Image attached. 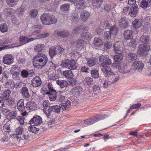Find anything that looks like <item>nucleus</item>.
I'll use <instances>...</instances> for the list:
<instances>
[{
    "mask_svg": "<svg viewBox=\"0 0 151 151\" xmlns=\"http://www.w3.org/2000/svg\"><path fill=\"white\" fill-rule=\"evenodd\" d=\"M33 60V64L35 67L39 66L41 68H42L47 63L48 58L45 54L39 53L34 57Z\"/></svg>",
    "mask_w": 151,
    "mask_h": 151,
    "instance_id": "f257e3e1",
    "label": "nucleus"
},
{
    "mask_svg": "<svg viewBox=\"0 0 151 151\" xmlns=\"http://www.w3.org/2000/svg\"><path fill=\"white\" fill-rule=\"evenodd\" d=\"M40 19L42 23L46 25L54 24L57 21L55 16L49 13H45L42 15Z\"/></svg>",
    "mask_w": 151,
    "mask_h": 151,
    "instance_id": "f03ea898",
    "label": "nucleus"
},
{
    "mask_svg": "<svg viewBox=\"0 0 151 151\" xmlns=\"http://www.w3.org/2000/svg\"><path fill=\"white\" fill-rule=\"evenodd\" d=\"M61 65L71 70H75L77 68L75 61L69 59H64L63 60L61 63Z\"/></svg>",
    "mask_w": 151,
    "mask_h": 151,
    "instance_id": "7ed1b4c3",
    "label": "nucleus"
},
{
    "mask_svg": "<svg viewBox=\"0 0 151 151\" xmlns=\"http://www.w3.org/2000/svg\"><path fill=\"white\" fill-rule=\"evenodd\" d=\"M113 65L118 69L120 73L126 74L129 72V70L127 68V65L123 63H114Z\"/></svg>",
    "mask_w": 151,
    "mask_h": 151,
    "instance_id": "20e7f679",
    "label": "nucleus"
},
{
    "mask_svg": "<svg viewBox=\"0 0 151 151\" xmlns=\"http://www.w3.org/2000/svg\"><path fill=\"white\" fill-rule=\"evenodd\" d=\"M103 119V116L102 115L99 114L95 116L86 119V120H83V122L86 124H91Z\"/></svg>",
    "mask_w": 151,
    "mask_h": 151,
    "instance_id": "39448f33",
    "label": "nucleus"
},
{
    "mask_svg": "<svg viewBox=\"0 0 151 151\" xmlns=\"http://www.w3.org/2000/svg\"><path fill=\"white\" fill-rule=\"evenodd\" d=\"M150 49V46L148 45L140 44L139 45L138 51L141 55L145 56L147 54V52Z\"/></svg>",
    "mask_w": 151,
    "mask_h": 151,
    "instance_id": "423d86ee",
    "label": "nucleus"
},
{
    "mask_svg": "<svg viewBox=\"0 0 151 151\" xmlns=\"http://www.w3.org/2000/svg\"><path fill=\"white\" fill-rule=\"evenodd\" d=\"M29 135L27 133H24L22 136L20 140L19 141L17 140V142H16V144L19 146H21L29 140Z\"/></svg>",
    "mask_w": 151,
    "mask_h": 151,
    "instance_id": "0eeeda50",
    "label": "nucleus"
},
{
    "mask_svg": "<svg viewBox=\"0 0 151 151\" xmlns=\"http://www.w3.org/2000/svg\"><path fill=\"white\" fill-rule=\"evenodd\" d=\"M122 42V41H116L113 45L114 51L115 54L123 52Z\"/></svg>",
    "mask_w": 151,
    "mask_h": 151,
    "instance_id": "6e6552de",
    "label": "nucleus"
},
{
    "mask_svg": "<svg viewBox=\"0 0 151 151\" xmlns=\"http://www.w3.org/2000/svg\"><path fill=\"white\" fill-rule=\"evenodd\" d=\"M3 63L6 65H10L14 62V58L12 55L10 54L5 55L3 57Z\"/></svg>",
    "mask_w": 151,
    "mask_h": 151,
    "instance_id": "1a4fd4ad",
    "label": "nucleus"
},
{
    "mask_svg": "<svg viewBox=\"0 0 151 151\" xmlns=\"http://www.w3.org/2000/svg\"><path fill=\"white\" fill-rule=\"evenodd\" d=\"M42 84V81L39 76H35L31 80V85L35 88L40 86Z\"/></svg>",
    "mask_w": 151,
    "mask_h": 151,
    "instance_id": "9d476101",
    "label": "nucleus"
},
{
    "mask_svg": "<svg viewBox=\"0 0 151 151\" xmlns=\"http://www.w3.org/2000/svg\"><path fill=\"white\" fill-rule=\"evenodd\" d=\"M42 123V119L39 116H34L29 122V124L35 126L41 124Z\"/></svg>",
    "mask_w": 151,
    "mask_h": 151,
    "instance_id": "9b49d317",
    "label": "nucleus"
},
{
    "mask_svg": "<svg viewBox=\"0 0 151 151\" xmlns=\"http://www.w3.org/2000/svg\"><path fill=\"white\" fill-rule=\"evenodd\" d=\"M58 92L55 90H52L50 91H47L46 94L47 95L49 100L51 101H54L56 99L58 95Z\"/></svg>",
    "mask_w": 151,
    "mask_h": 151,
    "instance_id": "f8f14e48",
    "label": "nucleus"
},
{
    "mask_svg": "<svg viewBox=\"0 0 151 151\" xmlns=\"http://www.w3.org/2000/svg\"><path fill=\"white\" fill-rule=\"evenodd\" d=\"M101 68L102 72L106 76H109L112 72L110 68L104 63H102L101 65Z\"/></svg>",
    "mask_w": 151,
    "mask_h": 151,
    "instance_id": "ddd939ff",
    "label": "nucleus"
},
{
    "mask_svg": "<svg viewBox=\"0 0 151 151\" xmlns=\"http://www.w3.org/2000/svg\"><path fill=\"white\" fill-rule=\"evenodd\" d=\"M108 76L109 81L111 84L115 83L119 79V76L115 74L113 72H112Z\"/></svg>",
    "mask_w": 151,
    "mask_h": 151,
    "instance_id": "4468645a",
    "label": "nucleus"
},
{
    "mask_svg": "<svg viewBox=\"0 0 151 151\" xmlns=\"http://www.w3.org/2000/svg\"><path fill=\"white\" fill-rule=\"evenodd\" d=\"M119 19L118 20V21L120 27L122 28H126L128 25V22L126 18L125 17H123L120 16Z\"/></svg>",
    "mask_w": 151,
    "mask_h": 151,
    "instance_id": "2eb2a0df",
    "label": "nucleus"
},
{
    "mask_svg": "<svg viewBox=\"0 0 151 151\" xmlns=\"http://www.w3.org/2000/svg\"><path fill=\"white\" fill-rule=\"evenodd\" d=\"M138 10L137 5L132 6L130 8V13L129 15L132 17H135L137 14Z\"/></svg>",
    "mask_w": 151,
    "mask_h": 151,
    "instance_id": "dca6fc26",
    "label": "nucleus"
},
{
    "mask_svg": "<svg viewBox=\"0 0 151 151\" xmlns=\"http://www.w3.org/2000/svg\"><path fill=\"white\" fill-rule=\"evenodd\" d=\"M90 14L86 10H83L81 12L80 17L81 20L83 21H86L89 18Z\"/></svg>",
    "mask_w": 151,
    "mask_h": 151,
    "instance_id": "f3484780",
    "label": "nucleus"
},
{
    "mask_svg": "<svg viewBox=\"0 0 151 151\" xmlns=\"http://www.w3.org/2000/svg\"><path fill=\"white\" fill-rule=\"evenodd\" d=\"M24 101L23 99H20L18 102L17 104V107L19 111L22 112L25 110V106H24Z\"/></svg>",
    "mask_w": 151,
    "mask_h": 151,
    "instance_id": "a211bd4d",
    "label": "nucleus"
},
{
    "mask_svg": "<svg viewBox=\"0 0 151 151\" xmlns=\"http://www.w3.org/2000/svg\"><path fill=\"white\" fill-rule=\"evenodd\" d=\"M151 5V0H142L140 2V6L143 9H146Z\"/></svg>",
    "mask_w": 151,
    "mask_h": 151,
    "instance_id": "6ab92c4d",
    "label": "nucleus"
},
{
    "mask_svg": "<svg viewBox=\"0 0 151 151\" xmlns=\"http://www.w3.org/2000/svg\"><path fill=\"white\" fill-rule=\"evenodd\" d=\"M12 124L10 121H8L3 126V130L6 132H9L12 131Z\"/></svg>",
    "mask_w": 151,
    "mask_h": 151,
    "instance_id": "aec40b11",
    "label": "nucleus"
},
{
    "mask_svg": "<svg viewBox=\"0 0 151 151\" xmlns=\"http://www.w3.org/2000/svg\"><path fill=\"white\" fill-rule=\"evenodd\" d=\"M132 66H134L136 69L139 70V72H140L142 70L144 65L141 61H136L133 63Z\"/></svg>",
    "mask_w": 151,
    "mask_h": 151,
    "instance_id": "412c9836",
    "label": "nucleus"
},
{
    "mask_svg": "<svg viewBox=\"0 0 151 151\" xmlns=\"http://www.w3.org/2000/svg\"><path fill=\"white\" fill-rule=\"evenodd\" d=\"M133 32L131 30H125L124 32V35L125 39H131L132 37Z\"/></svg>",
    "mask_w": 151,
    "mask_h": 151,
    "instance_id": "4be33fe9",
    "label": "nucleus"
},
{
    "mask_svg": "<svg viewBox=\"0 0 151 151\" xmlns=\"http://www.w3.org/2000/svg\"><path fill=\"white\" fill-rule=\"evenodd\" d=\"M36 104L33 102H27L25 106L27 110L29 112L31 110H34L35 108Z\"/></svg>",
    "mask_w": 151,
    "mask_h": 151,
    "instance_id": "5701e85b",
    "label": "nucleus"
},
{
    "mask_svg": "<svg viewBox=\"0 0 151 151\" xmlns=\"http://www.w3.org/2000/svg\"><path fill=\"white\" fill-rule=\"evenodd\" d=\"M56 81V83L59 85L61 88L66 87L68 86L67 81L65 80L58 79Z\"/></svg>",
    "mask_w": 151,
    "mask_h": 151,
    "instance_id": "b1692460",
    "label": "nucleus"
},
{
    "mask_svg": "<svg viewBox=\"0 0 151 151\" xmlns=\"http://www.w3.org/2000/svg\"><path fill=\"white\" fill-rule=\"evenodd\" d=\"M58 71L60 72L66 78H70L73 76V73L71 70H65L62 73L61 70H58Z\"/></svg>",
    "mask_w": 151,
    "mask_h": 151,
    "instance_id": "393cba45",
    "label": "nucleus"
},
{
    "mask_svg": "<svg viewBox=\"0 0 151 151\" xmlns=\"http://www.w3.org/2000/svg\"><path fill=\"white\" fill-rule=\"evenodd\" d=\"M21 93L23 96L26 98H29L30 95L28 91V88L26 87H23L21 89Z\"/></svg>",
    "mask_w": 151,
    "mask_h": 151,
    "instance_id": "a878e982",
    "label": "nucleus"
},
{
    "mask_svg": "<svg viewBox=\"0 0 151 151\" xmlns=\"http://www.w3.org/2000/svg\"><path fill=\"white\" fill-rule=\"evenodd\" d=\"M139 40L143 43H149L151 39L148 36L143 35L140 37Z\"/></svg>",
    "mask_w": 151,
    "mask_h": 151,
    "instance_id": "bb28decb",
    "label": "nucleus"
},
{
    "mask_svg": "<svg viewBox=\"0 0 151 151\" xmlns=\"http://www.w3.org/2000/svg\"><path fill=\"white\" fill-rule=\"evenodd\" d=\"M104 42L99 37H95L93 40V44L95 46L99 47L102 45Z\"/></svg>",
    "mask_w": 151,
    "mask_h": 151,
    "instance_id": "cd10ccee",
    "label": "nucleus"
},
{
    "mask_svg": "<svg viewBox=\"0 0 151 151\" xmlns=\"http://www.w3.org/2000/svg\"><path fill=\"white\" fill-rule=\"evenodd\" d=\"M55 33L58 35L61 36L63 37H67L69 35V32L66 30L56 32Z\"/></svg>",
    "mask_w": 151,
    "mask_h": 151,
    "instance_id": "c85d7f7f",
    "label": "nucleus"
},
{
    "mask_svg": "<svg viewBox=\"0 0 151 151\" xmlns=\"http://www.w3.org/2000/svg\"><path fill=\"white\" fill-rule=\"evenodd\" d=\"M11 91L9 89H6L4 91L2 94L3 99L4 100L8 99L10 95Z\"/></svg>",
    "mask_w": 151,
    "mask_h": 151,
    "instance_id": "c756f323",
    "label": "nucleus"
},
{
    "mask_svg": "<svg viewBox=\"0 0 151 151\" xmlns=\"http://www.w3.org/2000/svg\"><path fill=\"white\" fill-rule=\"evenodd\" d=\"M137 58V55L133 53H129L127 56V59L130 62H135Z\"/></svg>",
    "mask_w": 151,
    "mask_h": 151,
    "instance_id": "7c9ffc66",
    "label": "nucleus"
},
{
    "mask_svg": "<svg viewBox=\"0 0 151 151\" xmlns=\"http://www.w3.org/2000/svg\"><path fill=\"white\" fill-rule=\"evenodd\" d=\"M127 43L128 46L129 47L132 46L134 47L137 45V42L134 39H127Z\"/></svg>",
    "mask_w": 151,
    "mask_h": 151,
    "instance_id": "2f4dec72",
    "label": "nucleus"
},
{
    "mask_svg": "<svg viewBox=\"0 0 151 151\" xmlns=\"http://www.w3.org/2000/svg\"><path fill=\"white\" fill-rule=\"evenodd\" d=\"M123 56V52L115 54V55L114 56V59L116 62H118L122 60Z\"/></svg>",
    "mask_w": 151,
    "mask_h": 151,
    "instance_id": "473e14b6",
    "label": "nucleus"
},
{
    "mask_svg": "<svg viewBox=\"0 0 151 151\" xmlns=\"http://www.w3.org/2000/svg\"><path fill=\"white\" fill-rule=\"evenodd\" d=\"M49 78L53 80L58 79L59 77L56 74L55 72H49L48 74Z\"/></svg>",
    "mask_w": 151,
    "mask_h": 151,
    "instance_id": "72a5a7b5",
    "label": "nucleus"
},
{
    "mask_svg": "<svg viewBox=\"0 0 151 151\" xmlns=\"http://www.w3.org/2000/svg\"><path fill=\"white\" fill-rule=\"evenodd\" d=\"M96 63V60L94 58H91L88 59L87 61V64L90 67L95 65Z\"/></svg>",
    "mask_w": 151,
    "mask_h": 151,
    "instance_id": "f704fd0d",
    "label": "nucleus"
},
{
    "mask_svg": "<svg viewBox=\"0 0 151 151\" xmlns=\"http://www.w3.org/2000/svg\"><path fill=\"white\" fill-rule=\"evenodd\" d=\"M45 48L46 47L44 44H40L35 46L34 49L36 51L41 52L43 50H45Z\"/></svg>",
    "mask_w": 151,
    "mask_h": 151,
    "instance_id": "c9c22d12",
    "label": "nucleus"
},
{
    "mask_svg": "<svg viewBox=\"0 0 151 151\" xmlns=\"http://www.w3.org/2000/svg\"><path fill=\"white\" fill-rule=\"evenodd\" d=\"M132 24L134 28H139L142 25L141 20L139 19L135 20L132 22Z\"/></svg>",
    "mask_w": 151,
    "mask_h": 151,
    "instance_id": "e433bc0d",
    "label": "nucleus"
},
{
    "mask_svg": "<svg viewBox=\"0 0 151 151\" xmlns=\"http://www.w3.org/2000/svg\"><path fill=\"white\" fill-rule=\"evenodd\" d=\"M83 83L84 84H87L88 85H91L93 83V78L87 77H86L84 80Z\"/></svg>",
    "mask_w": 151,
    "mask_h": 151,
    "instance_id": "4c0bfd02",
    "label": "nucleus"
},
{
    "mask_svg": "<svg viewBox=\"0 0 151 151\" xmlns=\"http://www.w3.org/2000/svg\"><path fill=\"white\" fill-rule=\"evenodd\" d=\"M103 0H93V4L94 5L93 7V8L99 7L101 6Z\"/></svg>",
    "mask_w": 151,
    "mask_h": 151,
    "instance_id": "58836bf2",
    "label": "nucleus"
},
{
    "mask_svg": "<svg viewBox=\"0 0 151 151\" xmlns=\"http://www.w3.org/2000/svg\"><path fill=\"white\" fill-rule=\"evenodd\" d=\"M49 54L51 58H52L54 56L57 55V53L56 51V48L55 47H52L50 49Z\"/></svg>",
    "mask_w": 151,
    "mask_h": 151,
    "instance_id": "ea45409f",
    "label": "nucleus"
},
{
    "mask_svg": "<svg viewBox=\"0 0 151 151\" xmlns=\"http://www.w3.org/2000/svg\"><path fill=\"white\" fill-rule=\"evenodd\" d=\"M81 36L82 38L86 40H89L91 39V35L89 32H86L82 33Z\"/></svg>",
    "mask_w": 151,
    "mask_h": 151,
    "instance_id": "a19ab883",
    "label": "nucleus"
},
{
    "mask_svg": "<svg viewBox=\"0 0 151 151\" xmlns=\"http://www.w3.org/2000/svg\"><path fill=\"white\" fill-rule=\"evenodd\" d=\"M86 3L83 0L79 1L77 2L76 7L78 9H80L86 6Z\"/></svg>",
    "mask_w": 151,
    "mask_h": 151,
    "instance_id": "79ce46f5",
    "label": "nucleus"
},
{
    "mask_svg": "<svg viewBox=\"0 0 151 151\" xmlns=\"http://www.w3.org/2000/svg\"><path fill=\"white\" fill-rule=\"evenodd\" d=\"M101 25L104 28L106 29H108L111 26V24L110 23V22L107 20H105L103 22H102L101 23Z\"/></svg>",
    "mask_w": 151,
    "mask_h": 151,
    "instance_id": "37998d69",
    "label": "nucleus"
},
{
    "mask_svg": "<svg viewBox=\"0 0 151 151\" xmlns=\"http://www.w3.org/2000/svg\"><path fill=\"white\" fill-rule=\"evenodd\" d=\"M19 41L22 45H23L27 42L28 37L25 36H21L19 39Z\"/></svg>",
    "mask_w": 151,
    "mask_h": 151,
    "instance_id": "c03bdc74",
    "label": "nucleus"
},
{
    "mask_svg": "<svg viewBox=\"0 0 151 151\" xmlns=\"http://www.w3.org/2000/svg\"><path fill=\"white\" fill-rule=\"evenodd\" d=\"M85 28L84 25H80L78 26L74 29V31L75 32L77 33V34H79L82 32L83 31L85 30Z\"/></svg>",
    "mask_w": 151,
    "mask_h": 151,
    "instance_id": "a18cd8bd",
    "label": "nucleus"
},
{
    "mask_svg": "<svg viewBox=\"0 0 151 151\" xmlns=\"http://www.w3.org/2000/svg\"><path fill=\"white\" fill-rule=\"evenodd\" d=\"M9 115L11 119H15L18 117L17 112L15 109L10 112L9 114Z\"/></svg>",
    "mask_w": 151,
    "mask_h": 151,
    "instance_id": "49530a36",
    "label": "nucleus"
},
{
    "mask_svg": "<svg viewBox=\"0 0 151 151\" xmlns=\"http://www.w3.org/2000/svg\"><path fill=\"white\" fill-rule=\"evenodd\" d=\"M51 107L52 111L57 114L60 112L61 108L60 106L55 105L51 106Z\"/></svg>",
    "mask_w": 151,
    "mask_h": 151,
    "instance_id": "de8ad7c7",
    "label": "nucleus"
},
{
    "mask_svg": "<svg viewBox=\"0 0 151 151\" xmlns=\"http://www.w3.org/2000/svg\"><path fill=\"white\" fill-rule=\"evenodd\" d=\"M111 35L110 31H106L104 33L103 37L106 40H109L111 39Z\"/></svg>",
    "mask_w": 151,
    "mask_h": 151,
    "instance_id": "09e8293b",
    "label": "nucleus"
},
{
    "mask_svg": "<svg viewBox=\"0 0 151 151\" xmlns=\"http://www.w3.org/2000/svg\"><path fill=\"white\" fill-rule=\"evenodd\" d=\"M35 125H32L29 127L28 130L30 132L32 133H36L39 131V129L35 127Z\"/></svg>",
    "mask_w": 151,
    "mask_h": 151,
    "instance_id": "8fccbe9b",
    "label": "nucleus"
},
{
    "mask_svg": "<svg viewBox=\"0 0 151 151\" xmlns=\"http://www.w3.org/2000/svg\"><path fill=\"white\" fill-rule=\"evenodd\" d=\"M92 77L94 78H98L99 77L98 70H92L91 72Z\"/></svg>",
    "mask_w": 151,
    "mask_h": 151,
    "instance_id": "3c124183",
    "label": "nucleus"
},
{
    "mask_svg": "<svg viewBox=\"0 0 151 151\" xmlns=\"http://www.w3.org/2000/svg\"><path fill=\"white\" fill-rule=\"evenodd\" d=\"M60 7L63 11H68L70 10V4L68 3L62 5Z\"/></svg>",
    "mask_w": 151,
    "mask_h": 151,
    "instance_id": "603ef678",
    "label": "nucleus"
},
{
    "mask_svg": "<svg viewBox=\"0 0 151 151\" xmlns=\"http://www.w3.org/2000/svg\"><path fill=\"white\" fill-rule=\"evenodd\" d=\"M18 0H7L6 2L9 6L13 7L16 5Z\"/></svg>",
    "mask_w": 151,
    "mask_h": 151,
    "instance_id": "864d4df0",
    "label": "nucleus"
},
{
    "mask_svg": "<svg viewBox=\"0 0 151 151\" xmlns=\"http://www.w3.org/2000/svg\"><path fill=\"white\" fill-rule=\"evenodd\" d=\"M8 30L7 26L5 23L0 25V30L2 32H6Z\"/></svg>",
    "mask_w": 151,
    "mask_h": 151,
    "instance_id": "5fc2aeb1",
    "label": "nucleus"
},
{
    "mask_svg": "<svg viewBox=\"0 0 151 151\" xmlns=\"http://www.w3.org/2000/svg\"><path fill=\"white\" fill-rule=\"evenodd\" d=\"M13 12L14 10L13 9L10 8H7L5 9L4 12V13L6 15H11Z\"/></svg>",
    "mask_w": 151,
    "mask_h": 151,
    "instance_id": "6e6d98bb",
    "label": "nucleus"
},
{
    "mask_svg": "<svg viewBox=\"0 0 151 151\" xmlns=\"http://www.w3.org/2000/svg\"><path fill=\"white\" fill-rule=\"evenodd\" d=\"M111 33L113 35H116L118 31V28L116 26H114L110 29Z\"/></svg>",
    "mask_w": 151,
    "mask_h": 151,
    "instance_id": "4d7b16f0",
    "label": "nucleus"
},
{
    "mask_svg": "<svg viewBox=\"0 0 151 151\" xmlns=\"http://www.w3.org/2000/svg\"><path fill=\"white\" fill-rule=\"evenodd\" d=\"M76 82L75 79L73 78H70L67 81L68 86H73L76 83Z\"/></svg>",
    "mask_w": 151,
    "mask_h": 151,
    "instance_id": "13d9d810",
    "label": "nucleus"
},
{
    "mask_svg": "<svg viewBox=\"0 0 151 151\" xmlns=\"http://www.w3.org/2000/svg\"><path fill=\"white\" fill-rule=\"evenodd\" d=\"M93 93L95 94H97L101 91L100 87L97 86H93Z\"/></svg>",
    "mask_w": 151,
    "mask_h": 151,
    "instance_id": "bf43d9fd",
    "label": "nucleus"
},
{
    "mask_svg": "<svg viewBox=\"0 0 151 151\" xmlns=\"http://www.w3.org/2000/svg\"><path fill=\"white\" fill-rule=\"evenodd\" d=\"M86 45V43L84 41L80 40H78L76 45L77 47L80 46L83 47Z\"/></svg>",
    "mask_w": 151,
    "mask_h": 151,
    "instance_id": "052dcab7",
    "label": "nucleus"
},
{
    "mask_svg": "<svg viewBox=\"0 0 151 151\" xmlns=\"http://www.w3.org/2000/svg\"><path fill=\"white\" fill-rule=\"evenodd\" d=\"M6 86H9L10 87H9V88H13L14 87L15 83L12 80H10L7 82L6 83Z\"/></svg>",
    "mask_w": 151,
    "mask_h": 151,
    "instance_id": "680f3d73",
    "label": "nucleus"
},
{
    "mask_svg": "<svg viewBox=\"0 0 151 151\" xmlns=\"http://www.w3.org/2000/svg\"><path fill=\"white\" fill-rule=\"evenodd\" d=\"M29 75V74L28 71L25 70H23L21 72V76L23 78H27L28 77Z\"/></svg>",
    "mask_w": 151,
    "mask_h": 151,
    "instance_id": "e2e57ef3",
    "label": "nucleus"
},
{
    "mask_svg": "<svg viewBox=\"0 0 151 151\" xmlns=\"http://www.w3.org/2000/svg\"><path fill=\"white\" fill-rule=\"evenodd\" d=\"M108 57V55H106V56H104L102 55L100 56L99 59V61L100 62L102 63H104L105 62V60L107 59Z\"/></svg>",
    "mask_w": 151,
    "mask_h": 151,
    "instance_id": "0e129e2a",
    "label": "nucleus"
},
{
    "mask_svg": "<svg viewBox=\"0 0 151 151\" xmlns=\"http://www.w3.org/2000/svg\"><path fill=\"white\" fill-rule=\"evenodd\" d=\"M23 128L22 127H19L16 129L15 132L17 134H21L23 131Z\"/></svg>",
    "mask_w": 151,
    "mask_h": 151,
    "instance_id": "69168bd1",
    "label": "nucleus"
},
{
    "mask_svg": "<svg viewBox=\"0 0 151 151\" xmlns=\"http://www.w3.org/2000/svg\"><path fill=\"white\" fill-rule=\"evenodd\" d=\"M37 14V12L36 9H32L31 10L30 16L32 18H34L36 17Z\"/></svg>",
    "mask_w": 151,
    "mask_h": 151,
    "instance_id": "338daca9",
    "label": "nucleus"
},
{
    "mask_svg": "<svg viewBox=\"0 0 151 151\" xmlns=\"http://www.w3.org/2000/svg\"><path fill=\"white\" fill-rule=\"evenodd\" d=\"M74 90L76 93L79 94L82 91L83 88L81 87L78 86L75 87Z\"/></svg>",
    "mask_w": 151,
    "mask_h": 151,
    "instance_id": "774afa93",
    "label": "nucleus"
}]
</instances>
